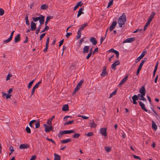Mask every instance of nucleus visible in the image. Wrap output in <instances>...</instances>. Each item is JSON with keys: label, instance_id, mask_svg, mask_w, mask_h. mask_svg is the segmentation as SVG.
Returning a JSON list of instances; mask_svg holds the SVG:
<instances>
[{"label": "nucleus", "instance_id": "20e7f679", "mask_svg": "<svg viewBox=\"0 0 160 160\" xmlns=\"http://www.w3.org/2000/svg\"><path fill=\"white\" fill-rule=\"evenodd\" d=\"M107 128H101L100 129V132L102 136H104L106 137L107 135Z\"/></svg>", "mask_w": 160, "mask_h": 160}, {"label": "nucleus", "instance_id": "4d7b16f0", "mask_svg": "<svg viewBox=\"0 0 160 160\" xmlns=\"http://www.w3.org/2000/svg\"><path fill=\"white\" fill-rule=\"evenodd\" d=\"M93 133L92 132H88L86 135L88 137H91L93 136Z\"/></svg>", "mask_w": 160, "mask_h": 160}, {"label": "nucleus", "instance_id": "5fc2aeb1", "mask_svg": "<svg viewBox=\"0 0 160 160\" xmlns=\"http://www.w3.org/2000/svg\"><path fill=\"white\" fill-rule=\"evenodd\" d=\"M46 139L47 140H48V141H49L55 144V142L53 140V139L52 138H46Z\"/></svg>", "mask_w": 160, "mask_h": 160}, {"label": "nucleus", "instance_id": "0e129e2a", "mask_svg": "<svg viewBox=\"0 0 160 160\" xmlns=\"http://www.w3.org/2000/svg\"><path fill=\"white\" fill-rule=\"evenodd\" d=\"M72 34V32H67L66 34V36L67 38H68L69 36Z\"/></svg>", "mask_w": 160, "mask_h": 160}, {"label": "nucleus", "instance_id": "c9c22d12", "mask_svg": "<svg viewBox=\"0 0 160 160\" xmlns=\"http://www.w3.org/2000/svg\"><path fill=\"white\" fill-rule=\"evenodd\" d=\"M111 148L110 147H105V150L107 152H110L111 150Z\"/></svg>", "mask_w": 160, "mask_h": 160}, {"label": "nucleus", "instance_id": "2eb2a0df", "mask_svg": "<svg viewBox=\"0 0 160 160\" xmlns=\"http://www.w3.org/2000/svg\"><path fill=\"white\" fill-rule=\"evenodd\" d=\"M128 75H127L120 82V83L119 84V85L121 86L125 82H126L128 79Z\"/></svg>", "mask_w": 160, "mask_h": 160}, {"label": "nucleus", "instance_id": "72a5a7b5", "mask_svg": "<svg viewBox=\"0 0 160 160\" xmlns=\"http://www.w3.org/2000/svg\"><path fill=\"white\" fill-rule=\"evenodd\" d=\"M81 31H79V30H78V32L77 33V35L76 37V38L77 39H78L81 37Z\"/></svg>", "mask_w": 160, "mask_h": 160}, {"label": "nucleus", "instance_id": "f704fd0d", "mask_svg": "<svg viewBox=\"0 0 160 160\" xmlns=\"http://www.w3.org/2000/svg\"><path fill=\"white\" fill-rule=\"evenodd\" d=\"M80 136V134L75 133L73 135L72 137L73 138H78Z\"/></svg>", "mask_w": 160, "mask_h": 160}, {"label": "nucleus", "instance_id": "412c9836", "mask_svg": "<svg viewBox=\"0 0 160 160\" xmlns=\"http://www.w3.org/2000/svg\"><path fill=\"white\" fill-rule=\"evenodd\" d=\"M155 13L154 12H152V14L149 16L148 20V21L149 22H151L152 21V20L154 17V16L155 15Z\"/></svg>", "mask_w": 160, "mask_h": 160}, {"label": "nucleus", "instance_id": "4c0bfd02", "mask_svg": "<svg viewBox=\"0 0 160 160\" xmlns=\"http://www.w3.org/2000/svg\"><path fill=\"white\" fill-rule=\"evenodd\" d=\"M150 22H149L148 21H147V22L146 23L144 27V29L143 31H145L146 30L147 28L148 27V26L149 25Z\"/></svg>", "mask_w": 160, "mask_h": 160}, {"label": "nucleus", "instance_id": "4be33fe9", "mask_svg": "<svg viewBox=\"0 0 160 160\" xmlns=\"http://www.w3.org/2000/svg\"><path fill=\"white\" fill-rule=\"evenodd\" d=\"M68 104H65L63 105L62 110L64 111H67L68 110Z\"/></svg>", "mask_w": 160, "mask_h": 160}, {"label": "nucleus", "instance_id": "c03bdc74", "mask_svg": "<svg viewBox=\"0 0 160 160\" xmlns=\"http://www.w3.org/2000/svg\"><path fill=\"white\" fill-rule=\"evenodd\" d=\"M116 92L117 90H116L114 91L113 92H112L110 94L109 98H110L112 96L115 95L116 93Z\"/></svg>", "mask_w": 160, "mask_h": 160}, {"label": "nucleus", "instance_id": "4468645a", "mask_svg": "<svg viewBox=\"0 0 160 160\" xmlns=\"http://www.w3.org/2000/svg\"><path fill=\"white\" fill-rule=\"evenodd\" d=\"M135 40V38H127L123 42V43H126V42H131L134 41Z\"/></svg>", "mask_w": 160, "mask_h": 160}, {"label": "nucleus", "instance_id": "7ed1b4c3", "mask_svg": "<svg viewBox=\"0 0 160 160\" xmlns=\"http://www.w3.org/2000/svg\"><path fill=\"white\" fill-rule=\"evenodd\" d=\"M42 82V81H41L39 82H38L33 87L32 89V91L31 92V95L30 96V97H32V96L33 95V94L34 93L35 90L36 89L38 88L40 84Z\"/></svg>", "mask_w": 160, "mask_h": 160}, {"label": "nucleus", "instance_id": "9d476101", "mask_svg": "<svg viewBox=\"0 0 160 160\" xmlns=\"http://www.w3.org/2000/svg\"><path fill=\"white\" fill-rule=\"evenodd\" d=\"M139 92L142 95H145L146 94L145 89L144 86H142L139 90Z\"/></svg>", "mask_w": 160, "mask_h": 160}, {"label": "nucleus", "instance_id": "6e6552de", "mask_svg": "<svg viewBox=\"0 0 160 160\" xmlns=\"http://www.w3.org/2000/svg\"><path fill=\"white\" fill-rule=\"evenodd\" d=\"M120 63V62L119 60L116 61L115 62L113 63L111 65V68L112 69H115L117 65H118Z\"/></svg>", "mask_w": 160, "mask_h": 160}, {"label": "nucleus", "instance_id": "f03ea898", "mask_svg": "<svg viewBox=\"0 0 160 160\" xmlns=\"http://www.w3.org/2000/svg\"><path fill=\"white\" fill-rule=\"evenodd\" d=\"M45 127V131L46 132H49L50 131H52L53 127L52 126H48L46 124L43 125Z\"/></svg>", "mask_w": 160, "mask_h": 160}, {"label": "nucleus", "instance_id": "e433bc0d", "mask_svg": "<svg viewBox=\"0 0 160 160\" xmlns=\"http://www.w3.org/2000/svg\"><path fill=\"white\" fill-rule=\"evenodd\" d=\"M36 122V120H33L31 121L29 123V125L31 128H33L34 127L32 125V123Z\"/></svg>", "mask_w": 160, "mask_h": 160}, {"label": "nucleus", "instance_id": "f3484780", "mask_svg": "<svg viewBox=\"0 0 160 160\" xmlns=\"http://www.w3.org/2000/svg\"><path fill=\"white\" fill-rule=\"evenodd\" d=\"M83 5V3L81 1L78 2V4L76 5L73 8V10L75 11L79 6H82Z\"/></svg>", "mask_w": 160, "mask_h": 160}, {"label": "nucleus", "instance_id": "13d9d810", "mask_svg": "<svg viewBox=\"0 0 160 160\" xmlns=\"http://www.w3.org/2000/svg\"><path fill=\"white\" fill-rule=\"evenodd\" d=\"M46 34L45 33H43L42 34L40 37V40H41L42 38L45 36Z\"/></svg>", "mask_w": 160, "mask_h": 160}, {"label": "nucleus", "instance_id": "423d86ee", "mask_svg": "<svg viewBox=\"0 0 160 160\" xmlns=\"http://www.w3.org/2000/svg\"><path fill=\"white\" fill-rule=\"evenodd\" d=\"M14 32V31H12L10 34V37H9V38L8 39L4 40L3 42L8 43L10 41H11L12 39L13 35Z\"/></svg>", "mask_w": 160, "mask_h": 160}, {"label": "nucleus", "instance_id": "774afa93", "mask_svg": "<svg viewBox=\"0 0 160 160\" xmlns=\"http://www.w3.org/2000/svg\"><path fill=\"white\" fill-rule=\"evenodd\" d=\"M37 157L35 155L33 156L30 160H34Z\"/></svg>", "mask_w": 160, "mask_h": 160}, {"label": "nucleus", "instance_id": "49530a36", "mask_svg": "<svg viewBox=\"0 0 160 160\" xmlns=\"http://www.w3.org/2000/svg\"><path fill=\"white\" fill-rule=\"evenodd\" d=\"M26 132L28 133H31V129L30 128L28 127H27L26 128Z\"/></svg>", "mask_w": 160, "mask_h": 160}, {"label": "nucleus", "instance_id": "aec40b11", "mask_svg": "<svg viewBox=\"0 0 160 160\" xmlns=\"http://www.w3.org/2000/svg\"><path fill=\"white\" fill-rule=\"evenodd\" d=\"M145 95H142V94H138V96L139 99L140 100H143L144 101H145V102H146L147 100L144 97V96Z\"/></svg>", "mask_w": 160, "mask_h": 160}, {"label": "nucleus", "instance_id": "bb28decb", "mask_svg": "<svg viewBox=\"0 0 160 160\" xmlns=\"http://www.w3.org/2000/svg\"><path fill=\"white\" fill-rule=\"evenodd\" d=\"M71 141V138H68L67 139L62 140L61 142L62 143H66Z\"/></svg>", "mask_w": 160, "mask_h": 160}, {"label": "nucleus", "instance_id": "0eeeda50", "mask_svg": "<svg viewBox=\"0 0 160 160\" xmlns=\"http://www.w3.org/2000/svg\"><path fill=\"white\" fill-rule=\"evenodd\" d=\"M117 24V22L116 21H114L112 24L111 25L109 28V30L112 31L114 28Z\"/></svg>", "mask_w": 160, "mask_h": 160}, {"label": "nucleus", "instance_id": "5701e85b", "mask_svg": "<svg viewBox=\"0 0 160 160\" xmlns=\"http://www.w3.org/2000/svg\"><path fill=\"white\" fill-rule=\"evenodd\" d=\"M88 25V24L87 23H86L83 24H82L81 26L79 28L78 30L81 31Z\"/></svg>", "mask_w": 160, "mask_h": 160}, {"label": "nucleus", "instance_id": "6e6d98bb", "mask_svg": "<svg viewBox=\"0 0 160 160\" xmlns=\"http://www.w3.org/2000/svg\"><path fill=\"white\" fill-rule=\"evenodd\" d=\"M116 55V57L117 58H118L119 56V52L118 51H114Z\"/></svg>", "mask_w": 160, "mask_h": 160}, {"label": "nucleus", "instance_id": "f8f14e48", "mask_svg": "<svg viewBox=\"0 0 160 160\" xmlns=\"http://www.w3.org/2000/svg\"><path fill=\"white\" fill-rule=\"evenodd\" d=\"M20 40V34L19 33L15 37L14 41V42L15 43H17L19 42Z\"/></svg>", "mask_w": 160, "mask_h": 160}, {"label": "nucleus", "instance_id": "a19ab883", "mask_svg": "<svg viewBox=\"0 0 160 160\" xmlns=\"http://www.w3.org/2000/svg\"><path fill=\"white\" fill-rule=\"evenodd\" d=\"M34 81V80H33L29 82L28 86V89H30L31 88Z\"/></svg>", "mask_w": 160, "mask_h": 160}, {"label": "nucleus", "instance_id": "a211bd4d", "mask_svg": "<svg viewBox=\"0 0 160 160\" xmlns=\"http://www.w3.org/2000/svg\"><path fill=\"white\" fill-rule=\"evenodd\" d=\"M89 46H85L83 48V53L84 54L88 53L89 52Z\"/></svg>", "mask_w": 160, "mask_h": 160}, {"label": "nucleus", "instance_id": "09e8293b", "mask_svg": "<svg viewBox=\"0 0 160 160\" xmlns=\"http://www.w3.org/2000/svg\"><path fill=\"white\" fill-rule=\"evenodd\" d=\"M113 0H111L108 3V5L107 7V8H108L111 6H112L113 3Z\"/></svg>", "mask_w": 160, "mask_h": 160}, {"label": "nucleus", "instance_id": "37998d69", "mask_svg": "<svg viewBox=\"0 0 160 160\" xmlns=\"http://www.w3.org/2000/svg\"><path fill=\"white\" fill-rule=\"evenodd\" d=\"M49 28V27L48 26L46 25L45 26L44 28L43 29V30L40 33H42L45 32L46 31L48 30Z\"/></svg>", "mask_w": 160, "mask_h": 160}, {"label": "nucleus", "instance_id": "cd10ccee", "mask_svg": "<svg viewBox=\"0 0 160 160\" xmlns=\"http://www.w3.org/2000/svg\"><path fill=\"white\" fill-rule=\"evenodd\" d=\"M64 134L63 131H60L58 134V137L59 138H61L62 137L63 135Z\"/></svg>", "mask_w": 160, "mask_h": 160}, {"label": "nucleus", "instance_id": "79ce46f5", "mask_svg": "<svg viewBox=\"0 0 160 160\" xmlns=\"http://www.w3.org/2000/svg\"><path fill=\"white\" fill-rule=\"evenodd\" d=\"M108 30V29H107V31H106V33L105 34V37H102L100 39V44H101L102 43V42L105 39V38H106V35H107V32Z\"/></svg>", "mask_w": 160, "mask_h": 160}, {"label": "nucleus", "instance_id": "680f3d73", "mask_svg": "<svg viewBox=\"0 0 160 160\" xmlns=\"http://www.w3.org/2000/svg\"><path fill=\"white\" fill-rule=\"evenodd\" d=\"M132 156L134 158L139 159L140 160H141L139 156H137L135 155H132Z\"/></svg>", "mask_w": 160, "mask_h": 160}, {"label": "nucleus", "instance_id": "a18cd8bd", "mask_svg": "<svg viewBox=\"0 0 160 160\" xmlns=\"http://www.w3.org/2000/svg\"><path fill=\"white\" fill-rule=\"evenodd\" d=\"M48 8V6L45 4H43L41 6V8L42 10L46 9Z\"/></svg>", "mask_w": 160, "mask_h": 160}, {"label": "nucleus", "instance_id": "7c9ffc66", "mask_svg": "<svg viewBox=\"0 0 160 160\" xmlns=\"http://www.w3.org/2000/svg\"><path fill=\"white\" fill-rule=\"evenodd\" d=\"M52 18V17L51 16H48L45 22V25L46 26L48 24V22Z\"/></svg>", "mask_w": 160, "mask_h": 160}, {"label": "nucleus", "instance_id": "de8ad7c7", "mask_svg": "<svg viewBox=\"0 0 160 160\" xmlns=\"http://www.w3.org/2000/svg\"><path fill=\"white\" fill-rule=\"evenodd\" d=\"M9 149L10 151V154L12 153L14 151V150L12 146H10L9 148Z\"/></svg>", "mask_w": 160, "mask_h": 160}, {"label": "nucleus", "instance_id": "69168bd1", "mask_svg": "<svg viewBox=\"0 0 160 160\" xmlns=\"http://www.w3.org/2000/svg\"><path fill=\"white\" fill-rule=\"evenodd\" d=\"M12 75L11 74H9L7 77L6 78V80L8 81L10 79V77H12Z\"/></svg>", "mask_w": 160, "mask_h": 160}, {"label": "nucleus", "instance_id": "864d4df0", "mask_svg": "<svg viewBox=\"0 0 160 160\" xmlns=\"http://www.w3.org/2000/svg\"><path fill=\"white\" fill-rule=\"evenodd\" d=\"M35 126H36L35 128H38L40 127V122H36V124H35Z\"/></svg>", "mask_w": 160, "mask_h": 160}, {"label": "nucleus", "instance_id": "8fccbe9b", "mask_svg": "<svg viewBox=\"0 0 160 160\" xmlns=\"http://www.w3.org/2000/svg\"><path fill=\"white\" fill-rule=\"evenodd\" d=\"M73 120H72L71 121H68V122H65L64 124V125H66L69 124H72L73 123Z\"/></svg>", "mask_w": 160, "mask_h": 160}, {"label": "nucleus", "instance_id": "f257e3e1", "mask_svg": "<svg viewBox=\"0 0 160 160\" xmlns=\"http://www.w3.org/2000/svg\"><path fill=\"white\" fill-rule=\"evenodd\" d=\"M127 21L125 13H123L122 16H120L118 20V23L120 27L121 28L124 25Z\"/></svg>", "mask_w": 160, "mask_h": 160}, {"label": "nucleus", "instance_id": "473e14b6", "mask_svg": "<svg viewBox=\"0 0 160 160\" xmlns=\"http://www.w3.org/2000/svg\"><path fill=\"white\" fill-rule=\"evenodd\" d=\"M26 21V24L28 25H29V20L28 19V15H26L25 18Z\"/></svg>", "mask_w": 160, "mask_h": 160}, {"label": "nucleus", "instance_id": "ea45409f", "mask_svg": "<svg viewBox=\"0 0 160 160\" xmlns=\"http://www.w3.org/2000/svg\"><path fill=\"white\" fill-rule=\"evenodd\" d=\"M90 127L92 128H95L96 127L97 125L93 121L92 123H90Z\"/></svg>", "mask_w": 160, "mask_h": 160}, {"label": "nucleus", "instance_id": "052dcab7", "mask_svg": "<svg viewBox=\"0 0 160 160\" xmlns=\"http://www.w3.org/2000/svg\"><path fill=\"white\" fill-rule=\"evenodd\" d=\"M92 54V52H90L89 53H88L87 57L86 58L87 59H88L91 56Z\"/></svg>", "mask_w": 160, "mask_h": 160}, {"label": "nucleus", "instance_id": "6ab92c4d", "mask_svg": "<svg viewBox=\"0 0 160 160\" xmlns=\"http://www.w3.org/2000/svg\"><path fill=\"white\" fill-rule=\"evenodd\" d=\"M152 127L155 131H156L157 129V126L153 120L152 121Z\"/></svg>", "mask_w": 160, "mask_h": 160}, {"label": "nucleus", "instance_id": "c756f323", "mask_svg": "<svg viewBox=\"0 0 160 160\" xmlns=\"http://www.w3.org/2000/svg\"><path fill=\"white\" fill-rule=\"evenodd\" d=\"M54 160H60V157L58 154L55 153L54 154Z\"/></svg>", "mask_w": 160, "mask_h": 160}, {"label": "nucleus", "instance_id": "bf43d9fd", "mask_svg": "<svg viewBox=\"0 0 160 160\" xmlns=\"http://www.w3.org/2000/svg\"><path fill=\"white\" fill-rule=\"evenodd\" d=\"M50 39L49 37H48L47 39V41L46 44V46H48L49 43V40Z\"/></svg>", "mask_w": 160, "mask_h": 160}, {"label": "nucleus", "instance_id": "39448f33", "mask_svg": "<svg viewBox=\"0 0 160 160\" xmlns=\"http://www.w3.org/2000/svg\"><path fill=\"white\" fill-rule=\"evenodd\" d=\"M147 53V52L146 51H143L141 54L140 56L138 57L136 59L135 62H137L140 61L141 59Z\"/></svg>", "mask_w": 160, "mask_h": 160}, {"label": "nucleus", "instance_id": "393cba45", "mask_svg": "<svg viewBox=\"0 0 160 160\" xmlns=\"http://www.w3.org/2000/svg\"><path fill=\"white\" fill-rule=\"evenodd\" d=\"M107 74L108 73L106 71V68H105L102 70L101 74V76L102 77H104L106 75H107Z\"/></svg>", "mask_w": 160, "mask_h": 160}, {"label": "nucleus", "instance_id": "9b49d317", "mask_svg": "<svg viewBox=\"0 0 160 160\" xmlns=\"http://www.w3.org/2000/svg\"><path fill=\"white\" fill-rule=\"evenodd\" d=\"M90 41L94 45H96L97 43V41L94 37H91L90 39Z\"/></svg>", "mask_w": 160, "mask_h": 160}, {"label": "nucleus", "instance_id": "58836bf2", "mask_svg": "<svg viewBox=\"0 0 160 160\" xmlns=\"http://www.w3.org/2000/svg\"><path fill=\"white\" fill-rule=\"evenodd\" d=\"M133 100H137L139 99L138 96L136 95H134L132 97Z\"/></svg>", "mask_w": 160, "mask_h": 160}, {"label": "nucleus", "instance_id": "603ef678", "mask_svg": "<svg viewBox=\"0 0 160 160\" xmlns=\"http://www.w3.org/2000/svg\"><path fill=\"white\" fill-rule=\"evenodd\" d=\"M83 82V80H81L79 83L77 84V86L79 87H81Z\"/></svg>", "mask_w": 160, "mask_h": 160}, {"label": "nucleus", "instance_id": "338daca9", "mask_svg": "<svg viewBox=\"0 0 160 160\" xmlns=\"http://www.w3.org/2000/svg\"><path fill=\"white\" fill-rule=\"evenodd\" d=\"M52 121L49 119L47 121V123L49 125H51L52 124Z\"/></svg>", "mask_w": 160, "mask_h": 160}, {"label": "nucleus", "instance_id": "3c124183", "mask_svg": "<svg viewBox=\"0 0 160 160\" xmlns=\"http://www.w3.org/2000/svg\"><path fill=\"white\" fill-rule=\"evenodd\" d=\"M4 10L2 8H0V15H3L4 14Z\"/></svg>", "mask_w": 160, "mask_h": 160}, {"label": "nucleus", "instance_id": "2f4dec72", "mask_svg": "<svg viewBox=\"0 0 160 160\" xmlns=\"http://www.w3.org/2000/svg\"><path fill=\"white\" fill-rule=\"evenodd\" d=\"M142 66L139 65V66L138 68V70H137V71L136 72V74L137 75H138L140 72V71L141 70L142 68Z\"/></svg>", "mask_w": 160, "mask_h": 160}, {"label": "nucleus", "instance_id": "1a4fd4ad", "mask_svg": "<svg viewBox=\"0 0 160 160\" xmlns=\"http://www.w3.org/2000/svg\"><path fill=\"white\" fill-rule=\"evenodd\" d=\"M29 145L27 144H21L19 146V148L20 149H27L29 147Z\"/></svg>", "mask_w": 160, "mask_h": 160}, {"label": "nucleus", "instance_id": "dca6fc26", "mask_svg": "<svg viewBox=\"0 0 160 160\" xmlns=\"http://www.w3.org/2000/svg\"><path fill=\"white\" fill-rule=\"evenodd\" d=\"M139 103L142 109L146 112H148V110L145 108L144 104L141 101H139Z\"/></svg>", "mask_w": 160, "mask_h": 160}, {"label": "nucleus", "instance_id": "ddd939ff", "mask_svg": "<svg viewBox=\"0 0 160 160\" xmlns=\"http://www.w3.org/2000/svg\"><path fill=\"white\" fill-rule=\"evenodd\" d=\"M36 28V23L33 22V21H32L31 25V29L32 31H34Z\"/></svg>", "mask_w": 160, "mask_h": 160}, {"label": "nucleus", "instance_id": "b1692460", "mask_svg": "<svg viewBox=\"0 0 160 160\" xmlns=\"http://www.w3.org/2000/svg\"><path fill=\"white\" fill-rule=\"evenodd\" d=\"M83 10V8H81L78 11V13L77 14V17L78 18L84 12L82 11Z\"/></svg>", "mask_w": 160, "mask_h": 160}, {"label": "nucleus", "instance_id": "a878e982", "mask_svg": "<svg viewBox=\"0 0 160 160\" xmlns=\"http://www.w3.org/2000/svg\"><path fill=\"white\" fill-rule=\"evenodd\" d=\"M40 16H41V18L40 20H39V21L40 24H42L44 23L45 17L44 16H43L42 15H40Z\"/></svg>", "mask_w": 160, "mask_h": 160}, {"label": "nucleus", "instance_id": "c85d7f7f", "mask_svg": "<svg viewBox=\"0 0 160 160\" xmlns=\"http://www.w3.org/2000/svg\"><path fill=\"white\" fill-rule=\"evenodd\" d=\"M64 134H68L75 132V131L73 130L63 131Z\"/></svg>", "mask_w": 160, "mask_h": 160}, {"label": "nucleus", "instance_id": "e2e57ef3", "mask_svg": "<svg viewBox=\"0 0 160 160\" xmlns=\"http://www.w3.org/2000/svg\"><path fill=\"white\" fill-rule=\"evenodd\" d=\"M64 42V39H62L61 41H60L59 42V47H60L61 46V45L63 44Z\"/></svg>", "mask_w": 160, "mask_h": 160}]
</instances>
